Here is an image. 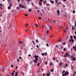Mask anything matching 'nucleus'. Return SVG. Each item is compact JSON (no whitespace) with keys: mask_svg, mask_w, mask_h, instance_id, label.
Listing matches in <instances>:
<instances>
[{"mask_svg":"<svg viewBox=\"0 0 76 76\" xmlns=\"http://www.w3.org/2000/svg\"><path fill=\"white\" fill-rule=\"evenodd\" d=\"M34 58L35 59V60L33 61V62H34V63H37V61L38 60V55H35L34 56Z\"/></svg>","mask_w":76,"mask_h":76,"instance_id":"obj_1","label":"nucleus"},{"mask_svg":"<svg viewBox=\"0 0 76 76\" xmlns=\"http://www.w3.org/2000/svg\"><path fill=\"white\" fill-rule=\"evenodd\" d=\"M69 72L66 71L65 72L64 74H62V76H67V75H68L69 74Z\"/></svg>","mask_w":76,"mask_h":76,"instance_id":"obj_2","label":"nucleus"},{"mask_svg":"<svg viewBox=\"0 0 76 76\" xmlns=\"http://www.w3.org/2000/svg\"><path fill=\"white\" fill-rule=\"evenodd\" d=\"M66 55L64 56V57H70V55L67 53H65Z\"/></svg>","mask_w":76,"mask_h":76,"instance_id":"obj_3","label":"nucleus"},{"mask_svg":"<svg viewBox=\"0 0 76 76\" xmlns=\"http://www.w3.org/2000/svg\"><path fill=\"white\" fill-rule=\"evenodd\" d=\"M76 24H75V26H74H74H72V31H73V30H75V29H75V28H76Z\"/></svg>","mask_w":76,"mask_h":76,"instance_id":"obj_4","label":"nucleus"},{"mask_svg":"<svg viewBox=\"0 0 76 76\" xmlns=\"http://www.w3.org/2000/svg\"><path fill=\"white\" fill-rule=\"evenodd\" d=\"M72 58L71 59L72 61H75V60H76V58H75V57H74Z\"/></svg>","mask_w":76,"mask_h":76,"instance_id":"obj_5","label":"nucleus"},{"mask_svg":"<svg viewBox=\"0 0 76 76\" xmlns=\"http://www.w3.org/2000/svg\"><path fill=\"white\" fill-rule=\"evenodd\" d=\"M35 27H36L37 28V27H38V23H36L35 24Z\"/></svg>","mask_w":76,"mask_h":76,"instance_id":"obj_6","label":"nucleus"},{"mask_svg":"<svg viewBox=\"0 0 76 76\" xmlns=\"http://www.w3.org/2000/svg\"><path fill=\"white\" fill-rule=\"evenodd\" d=\"M57 14H58V15L60 14V11L59 10H57Z\"/></svg>","mask_w":76,"mask_h":76,"instance_id":"obj_7","label":"nucleus"},{"mask_svg":"<svg viewBox=\"0 0 76 76\" xmlns=\"http://www.w3.org/2000/svg\"><path fill=\"white\" fill-rule=\"evenodd\" d=\"M18 73H19V72H16L15 73V76H18Z\"/></svg>","mask_w":76,"mask_h":76,"instance_id":"obj_8","label":"nucleus"},{"mask_svg":"<svg viewBox=\"0 0 76 76\" xmlns=\"http://www.w3.org/2000/svg\"><path fill=\"white\" fill-rule=\"evenodd\" d=\"M50 6V4H49L48 3H47L46 4V6Z\"/></svg>","mask_w":76,"mask_h":76,"instance_id":"obj_9","label":"nucleus"},{"mask_svg":"<svg viewBox=\"0 0 76 76\" xmlns=\"http://www.w3.org/2000/svg\"><path fill=\"white\" fill-rule=\"evenodd\" d=\"M29 25V24L28 23H26V27H28V26Z\"/></svg>","mask_w":76,"mask_h":76,"instance_id":"obj_10","label":"nucleus"},{"mask_svg":"<svg viewBox=\"0 0 76 76\" xmlns=\"http://www.w3.org/2000/svg\"><path fill=\"white\" fill-rule=\"evenodd\" d=\"M50 1V3H52V4H53L54 3L53 1Z\"/></svg>","mask_w":76,"mask_h":76,"instance_id":"obj_11","label":"nucleus"},{"mask_svg":"<svg viewBox=\"0 0 76 76\" xmlns=\"http://www.w3.org/2000/svg\"><path fill=\"white\" fill-rule=\"evenodd\" d=\"M20 8H25V6H24L22 5V6H21V7H20Z\"/></svg>","mask_w":76,"mask_h":76,"instance_id":"obj_12","label":"nucleus"},{"mask_svg":"<svg viewBox=\"0 0 76 76\" xmlns=\"http://www.w3.org/2000/svg\"><path fill=\"white\" fill-rule=\"evenodd\" d=\"M72 13H73L74 14H75V10H73V11H72Z\"/></svg>","mask_w":76,"mask_h":76,"instance_id":"obj_13","label":"nucleus"},{"mask_svg":"<svg viewBox=\"0 0 76 76\" xmlns=\"http://www.w3.org/2000/svg\"><path fill=\"white\" fill-rule=\"evenodd\" d=\"M74 38L75 39H76V36H75V35H74Z\"/></svg>","mask_w":76,"mask_h":76,"instance_id":"obj_14","label":"nucleus"},{"mask_svg":"<svg viewBox=\"0 0 76 76\" xmlns=\"http://www.w3.org/2000/svg\"><path fill=\"white\" fill-rule=\"evenodd\" d=\"M66 72V71H65V70H64L62 72V74H63V73H64V72Z\"/></svg>","mask_w":76,"mask_h":76,"instance_id":"obj_15","label":"nucleus"},{"mask_svg":"<svg viewBox=\"0 0 76 76\" xmlns=\"http://www.w3.org/2000/svg\"><path fill=\"white\" fill-rule=\"evenodd\" d=\"M71 41H72V42H74V40H73L72 39H71Z\"/></svg>","mask_w":76,"mask_h":76,"instance_id":"obj_16","label":"nucleus"},{"mask_svg":"<svg viewBox=\"0 0 76 76\" xmlns=\"http://www.w3.org/2000/svg\"><path fill=\"white\" fill-rule=\"evenodd\" d=\"M12 6V4H10V7H11Z\"/></svg>","mask_w":76,"mask_h":76,"instance_id":"obj_17","label":"nucleus"},{"mask_svg":"<svg viewBox=\"0 0 76 76\" xmlns=\"http://www.w3.org/2000/svg\"><path fill=\"white\" fill-rule=\"evenodd\" d=\"M67 31L66 30H64V33H67Z\"/></svg>","mask_w":76,"mask_h":76,"instance_id":"obj_18","label":"nucleus"},{"mask_svg":"<svg viewBox=\"0 0 76 76\" xmlns=\"http://www.w3.org/2000/svg\"><path fill=\"white\" fill-rule=\"evenodd\" d=\"M53 23H56V20H53Z\"/></svg>","mask_w":76,"mask_h":76,"instance_id":"obj_19","label":"nucleus"},{"mask_svg":"<svg viewBox=\"0 0 76 76\" xmlns=\"http://www.w3.org/2000/svg\"><path fill=\"white\" fill-rule=\"evenodd\" d=\"M38 4H39V6H41V5H42V3H39Z\"/></svg>","mask_w":76,"mask_h":76,"instance_id":"obj_20","label":"nucleus"},{"mask_svg":"<svg viewBox=\"0 0 76 76\" xmlns=\"http://www.w3.org/2000/svg\"><path fill=\"white\" fill-rule=\"evenodd\" d=\"M61 64H62V62H61L60 64H59V66H61Z\"/></svg>","mask_w":76,"mask_h":76,"instance_id":"obj_21","label":"nucleus"},{"mask_svg":"<svg viewBox=\"0 0 76 76\" xmlns=\"http://www.w3.org/2000/svg\"><path fill=\"white\" fill-rule=\"evenodd\" d=\"M44 20H45V21H46L47 20V18H45V19H44Z\"/></svg>","mask_w":76,"mask_h":76,"instance_id":"obj_22","label":"nucleus"},{"mask_svg":"<svg viewBox=\"0 0 76 76\" xmlns=\"http://www.w3.org/2000/svg\"><path fill=\"white\" fill-rule=\"evenodd\" d=\"M71 66L72 67L71 69L72 70V69H73L74 67H73V66H72V65H71Z\"/></svg>","mask_w":76,"mask_h":76,"instance_id":"obj_23","label":"nucleus"},{"mask_svg":"<svg viewBox=\"0 0 76 76\" xmlns=\"http://www.w3.org/2000/svg\"><path fill=\"white\" fill-rule=\"evenodd\" d=\"M45 64H46V65H47V64H48V63H47V62H46L45 63Z\"/></svg>","mask_w":76,"mask_h":76,"instance_id":"obj_24","label":"nucleus"},{"mask_svg":"<svg viewBox=\"0 0 76 76\" xmlns=\"http://www.w3.org/2000/svg\"><path fill=\"white\" fill-rule=\"evenodd\" d=\"M10 7H8V9L10 10Z\"/></svg>","mask_w":76,"mask_h":76,"instance_id":"obj_25","label":"nucleus"},{"mask_svg":"<svg viewBox=\"0 0 76 76\" xmlns=\"http://www.w3.org/2000/svg\"><path fill=\"white\" fill-rule=\"evenodd\" d=\"M47 76H50V74H49L48 73H47Z\"/></svg>","mask_w":76,"mask_h":76,"instance_id":"obj_26","label":"nucleus"},{"mask_svg":"<svg viewBox=\"0 0 76 76\" xmlns=\"http://www.w3.org/2000/svg\"><path fill=\"white\" fill-rule=\"evenodd\" d=\"M36 47L38 49L39 48V46H38V45H37Z\"/></svg>","mask_w":76,"mask_h":76,"instance_id":"obj_27","label":"nucleus"},{"mask_svg":"<svg viewBox=\"0 0 76 76\" xmlns=\"http://www.w3.org/2000/svg\"><path fill=\"white\" fill-rule=\"evenodd\" d=\"M11 68H13V65H11Z\"/></svg>","mask_w":76,"mask_h":76,"instance_id":"obj_28","label":"nucleus"},{"mask_svg":"<svg viewBox=\"0 0 76 76\" xmlns=\"http://www.w3.org/2000/svg\"><path fill=\"white\" fill-rule=\"evenodd\" d=\"M49 26L50 29H51L52 28V27H51V26Z\"/></svg>","mask_w":76,"mask_h":76,"instance_id":"obj_29","label":"nucleus"},{"mask_svg":"<svg viewBox=\"0 0 76 76\" xmlns=\"http://www.w3.org/2000/svg\"><path fill=\"white\" fill-rule=\"evenodd\" d=\"M70 38L71 39H72L73 38V36H71Z\"/></svg>","mask_w":76,"mask_h":76,"instance_id":"obj_30","label":"nucleus"},{"mask_svg":"<svg viewBox=\"0 0 76 76\" xmlns=\"http://www.w3.org/2000/svg\"><path fill=\"white\" fill-rule=\"evenodd\" d=\"M46 45L47 47H49V45H48V44H47Z\"/></svg>","mask_w":76,"mask_h":76,"instance_id":"obj_31","label":"nucleus"},{"mask_svg":"<svg viewBox=\"0 0 76 76\" xmlns=\"http://www.w3.org/2000/svg\"><path fill=\"white\" fill-rule=\"evenodd\" d=\"M53 71H54V69H53L52 70L51 69L50 70V71L51 72H53Z\"/></svg>","mask_w":76,"mask_h":76,"instance_id":"obj_32","label":"nucleus"},{"mask_svg":"<svg viewBox=\"0 0 76 76\" xmlns=\"http://www.w3.org/2000/svg\"><path fill=\"white\" fill-rule=\"evenodd\" d=\"M63 50L64 51H65L66 50V48H64L63 49Z\"/></svg>","mask_w":76,"mask_h":76,"instance_id":"obj_33","label":"nucleus"},{"mask_svg":"<svg viewBox=\"0 0 76 76\" xmlns=\"http://www.w3.org/2000/svg\"><path fill=\"white\" fill-rule=\"evenodd\" d=\"M74 57L72 55H71V58H73Z\"/></svg>","mask_w":76,"mask_h":76,"instance_id":"obj_34","label":"nucleus"},{"mask_svg":"<svg viewBox=\"0 0 76 76\" xmlns=\"http://www.w3.org/2000/svg\"><path fill=\"white\" fill-rule=\"evenodd\" d=\"M65 67H67V66H68L67 64H65Z\"/></svg>","mask_w":76,"mask_h":76,"instance_id":"obj_35","label":"nucleus"},{"mask_svg":"<svg viewBox=\"0 0 76 76\" xmlns=\"http://www.w3.org/2000/svg\"><path fill=\"white\" fill-rule=\"evenodd\" d=\"M19 6L20 7H22V5H21V4H20L19 5Z\"/></svg>","mask_w":76,"mask_h":76,"instance_id":"obj_36","label":"nucleus"},{"mask_svg":"<svg viewBox=\"0 0 76 76\" xmlns=\"http://www.w3.org/2000/svg\"><path fill=\"white\" fill-rule=\"evenodd\" d=\"M47 53H45V56H47Z\"/></svg>","mask_w":76,"mask_h":76,"instance_id":"obj_37","label":"nucleus"},{"mask_svg":"<svg viewBox=\"0 0 76 76\" xmlns=\"http://www.w3.org/2000/svg\"><path fill=\"white\" fill-rule=\"evenodd\" d=\"M28 14H25V16H28Z\"/></svg>","mask_w":76,"mask_h":76,"instance_id":"obj_38","label":"nucleus"},{"mask_svg":"<svg viewBox=\"0 0 76 76\" xmlns=\"http://www.w3.org/2000/svg\"><path fill=\"white\" fill-rule=\"evenodd\" d=\"M3 70L2 71V72L3 73V72H4V70H5V69L4 68H3Z\"/></svg>","mask_w":76,"mask_h":76,"instance_id":"obj_39","label":"nucleus"},{"mask_svg":"<svg viewBox=\"0 0 76 76\" xmlns=\"http://www.w3.org/2000/svg\"><path fill=\"white\" fill-rule=\"evenodd\" d=\"M31 11H32V10L31 9H29L28 10L29 12H31Z\"/></svg>","mask_w":76,"mask_h":76,"instance_id":"obj_40","label":"nucleus"},{"mask_svg":"<svg viewBox=\"0 0 76 76\" xmlns=\"http://www.w3.org/2000/svg\"><path fill=\"white\" fill-rule=\"evenodd\" d=\"M55 1L56 3H58V1H57V0H55Z\"/></svg>","mask_w":76,"mask_h":76,"instance_id":"obj_41","label":"nucleus"},{"mask_svg":"<svg viewBox=\"0 0 76 76\" xmlns=\"http://www.w3.org/2000/svg\"><path fill=\"white\" fill-rule=\"evenodd\" d=\"M36 42H38V40H36Z\"/></svg>","mask_w":76,"mask_h":76,"instance_id":"obj_42","label":"nucleus"},{"mask_svg":"<svg viewBox=\"0 0 76 76\" xmlns=\"http://www.w3.org/2000/svg\"><path fill=\"white\" fill-rule=\"evenodd\" d=\"M69 42H71V41H72V40L70 39H69Z\"/></svg>","mask_w":76,"mask_h":76,"instance_id":"obj_43","label":"nucleus"},{"mask_svg":"<svg viewBox=\"0 0 76 76\" xmlns=\"http://www.w3.org/2000/svg\"><path fill=\"white\" fill-rule=\"evenodd\" d=\"M17 60L18 61V62H19L20 61L19 60V59L18 58V59Z\"/></svg>","mask_w":76,"mask_h":76,"instance_id":"obj_44","label":"nucleus"},{"mask_svg":"<svg viewBox=\"0 0 76 76\" xmlns=\"http://www.w3.org/2000/svg\"><path fill=\"white\" fill-rule=\"evenodd\" d=\"M18 66H16L15 67V69H18Z\"/></svg>","mask_w":76,"mask_h":76,"instance_id":"obj_45","label":"nucleus"},{"mask_svg":"<svg viewBox=\"0 0 76 76\" xmlns=\"http://www.w3.org/2000/svg\"><path fill=\"white\" fill-rule=\"evenodd\" d=\"M28 2H30V1H31V0H27Z\"/></svg>","mask_w":76,"mask_h":76,"instance_id":"obj_46","label":"nucleus"},{"mask_svg":"<svg viewBox=\"0 0 76 76\" xmlns=\"http://www.w3.org/2000/svg\"><path fill=\"white\" fill-rule=\"evenodd\" d=\"M47 9H48V10H50V8H49V7H48Z\"/></svg>","mask_w":76,"mask_h":76,"instance_id":"obj_47","label":"nucleus"},{"mask_svg":"<svg viewBox=\"0 0 76 76\" xmlns=\"http://www.w3.org/2000/svg\"><path fill=\"white\" fill-rule=\"evenodd\" d=\"M18 9H20V8H19V7H17Z\"/></svg>","mask_w":76,"mask_h":76,"instance_id":"obj_48","label":"nucleus"},{"mask_svg":"<svg viewBox=\"0 0 76 76\" xmlns=\"http://www.w3.org/2000/svg\"><path fill=\"white\" fill-rule=\"evenodd\" d=\"M53 60H56V58H53Z\"/></svg>","mask_w":76,"mask_h":76,"instance_id":"obj_49","label":"nucleus"},{"mask_svg":"<svg viewBox=\"0 0 76 76\" xmlns=\"http://www.w3.org/2000/svg\"><path fill=\"white\" fill-rule=\"evenodd\" d=\"M32 42H33V44H35V43H34V41H32Z\"/></svg>","mask_w":76,"mask_h":76,"instance_id":"obj_50","label":"nucleus"},{"mask_svg":"<svg viewBox=\"0 0 76 76\" xmlns=\"http://www.w3.org/2000/svg\"><path fill=\"white\" fill-rule=\"evenodd\" d=\"M38 19H41V17H39L38 18Z\"/></svg>","mask_w":76,"mask_h":76,"instance_id":"obj_51","label":"nucleus"},{"mask_svg":"<svg viewBox=\"0 0 76 76\" xmlns=\"http://www.w3.org/2000/svg\"><path fill=\"white\" fill-rule=\"evenodd\" d=\"M42 56H44V53H42Z\"/></svg>","mask_w":76,"mask_h":76,"instance_id":"obj_52","label":"nucleus"},{"mask_svg":"<svg viewBox=\"0 0 76 76\" xmlns=\"http://www.w3.org/2000/svg\"><path fill=\"white\" fill-rule=\"evenodd\" d=\"M39 64H40L39 63H38V64H37V66H39Z\"/></svg>","mask_w":76,"mask_h":76,"instance_id":"obj_53","label":"nucleus"},{"mask_svg":"<svg viewBox=\"0 0 76 76\" xmlns=\"http://www.w3.org/2000/svg\"><path fill=\"white\" fill-rule=\"evenodd\" d=\"M50 66H51L52 65V62H51L50 63Z\"/></svg>","mask_w":76,"mask_h":76,"instance_id":"obj_54","label":"nucleus"},{"mask_svg":"<svg viewBox=\"0 0 76 76\" xmlns=\"http://www.w3.org/2000/svg\"><path fill=\"white\" fill-rule=\"evenodd\" d=\"M68 38H69V36H67L66 37V39H68Z\"/></svg>","mask_w":76,"mask_h":76,"instance_id":"obj_55","label":"nucleus"},{"mask_svg":"<svg viewBox=\"0 0 76 76\" xmlns=\"http://www.w3.org/2000/svg\"><path fill=\"white\" fill-rule=\"evenodd\" d=\"M68 27H67V26L66 27V30H68Z\"/></svg>","mask_w":76,"mask_h":76,"instance_id":"obj_56","label":"nucleus"},{"mask_svg":"<svg viewBox=\"0 0 76 76\" xmlns=\"http://www.w3.org/2000/svg\"><path fill=\"white\" fill-rule=\"evenodd\" d=\"M0 6H2L3 5H2L1 4H0Z\"/></svg>","mask_w":76,"mask_h":76,"instance_id":"obj_57","label":"nucleus"},{"mask_svg":"<svg viewBox=\"0 0 76 76\" xmlns=\"http://www.w3.org/2000/svg\"><path fill=\"white\" fill-rule=\"evenodd\" d=\"M66 44V43L64 42L63 43V45H65Z\"/></svg>","mask_w":76,"mask_h":76,"instance_id":"obj_58","label":"nucleus"},{"mask_svg":"<svg viewBox=\"0 0 76 76\" xmlns=\"http://www.w3.org/2000/svg\"><path fill=\"white\" fill-rule=\"evenodd\" d=\"M19 58V59H22V57H20Z\"/></svg>","mask_w":76,"mask_h":76,"instance_id":"obj_59","label":"nucleus"},{"mask_svg":"<svg viewBox=\"0 0 76 76\" xmlns=\"http://www.w3.org/2000/svg\"><path fill=\"white\" fill-rule=\"evenodd\" d=\"M20 44H22V42L21 41H20Z\"/></svg>","mask_w":76,"mask_h":76,"instance_id":"obj_60","label":"nucleus"},{"mask_svg":"<svg viewBox=\"0 0 76 76\" xmlns=\"http://www.w3.org/2000/svg\"><path fill=\"white\" fill-rule=\"evenodd\" d=\"M11 75H14V73H12Z\"/></svg>","mask_w":76,"mask_h":76,"instance_id":"obj_61","label":"nucleus"},{"mask_svg":"<svg viewBox=\"0 0 76 76\" xmlns=\"http://www.w3.org/2000/svg\"><path fill=\"white\" fill-rule=\"evenodd\" d=\"M49 31H46L47 33V34H48V33Z\"/></svg>","mask_w":76,"mask_h":76,"instance_id":"obj_62","label":"nucleus"},{"mask_svg":"<svg viewBox=\"0 0 76 76\" xmlns=\"http://www.w3.org/2000/svg\"><path fill=\"white\" fill-rule=\"evenodd\" d=\"M40 1H42H42H43V0H39Z\"/></svg>","mask_w":76,"mask_h":76,"instance_id":"obj_63","label":"nucleus"},{"mask_svg":"<svg viewBox=\"0 0 76 76\" xmlns=\"http://www.w3.org/2000/svg\"><path fill=\"white\" fill-rule=\"evenodd\" d=\"M43 76H45V73H43Z\"/></svg>","mask_w":76,"mask_h":76,"instance_id":"obj_64","label":"nucleus"}]
</instances>
